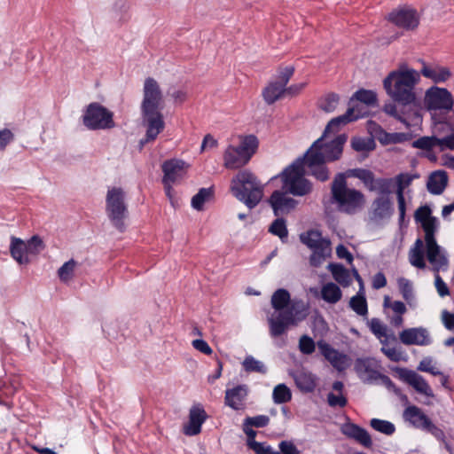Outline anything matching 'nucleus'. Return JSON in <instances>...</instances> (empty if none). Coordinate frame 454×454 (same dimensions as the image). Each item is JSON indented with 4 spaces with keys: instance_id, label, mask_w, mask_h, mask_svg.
Returning a JSON list of instances; mask_svg holds the SVG:
<instances>
[{
    "instance_id": "1",
    "label": "nucleus",
    "mask_w": 454,
    "mask_h": 454,
    "mask_svg": "<svg viewBox=\"0 0 454 454\" xmlns=\"http://www.w3.org/2000/svg\"><path fill=\"white\" fill-rule=\"evenodd\" d=\"M419 81V72L406 63H400L383 80V88L394 101L385 104L383 111L406 127L410 126L409 121H419L422 118L420 103L415 92Z\"/></svg>"
},
{
    "instance_id": "2",
    "label": "nucleus",
    "mask_w": 454,
    "mask_h": 454,
    "mask_svg": "<svg viewBox=\"0 0 454 454\" xmlns=\"http://www.w3.org/2000/svg\"><path fill=\"white\" fill-rule=\"evenodd\" d=\"M348 176L358 178L369 192H378L368 212L370 219L378 223L390 218L394 212L390 199L393 178H375L373 172L366 168L348 169Z\"/></svg>"
},
{
    "instance_id": "3",
    "label": "nucleus",
    "mask_w": 454,
    "mask_h": 454,
    "mask_svg": "<svg viewBox=\"0 0 454 454\" xmlns=\"http://www.w3.org/2000/svg\"><path fill=\"white\" fill-rule=\"evenodd\" d=\"M163 95L157 81L152 77L145 80L143 100L141 102V116L143 125L146 128L145 138L141 145L153 142L165 129L163 109Z\"/></svg>"
},
{
    "instance_id": "4",
    "label": "nucleus",
    "mask_w": 454,
    "mask_h": 454,
    "mask_svg": "<svg viewBox=\"0 0 454 454\" xmlns=\"http://www.w3.org/2000/svg\"><path fill=\"white\" fill-rule=\"evenodd\" d=\"M356 106H351L344 114L332 119L326 125L323 136L316 140L319 141L317 151L321 153L323 160L325 161H334L340 158L347 137L344 135H340L331 142L325 143L324 137L329 132L338 131L341 125H345L362 117L363 114H356Z\"/></svg>"
},
{
    "instance_id": "5",
    "label": "nucleus",
    "mask_w": 454,
    "mask_h": 454,
    "mask_svg": "<svg viewBox=\"0 0 454 454\" xmlns=\"http://www.w3.org/2000/svg\"><path fill=\"white\" fill-rule=\"evenodd\" d=\"M347 176L348 172L335 176L331 185V200L340 212L354 215L364 207L366 199L361 191L348 187Z\"/></svg>"
},
{
    "instance_id": "6",
    "label": "nucleus",
    "mask_w": 454,
    "mask_h": 454,
    "mask_svg": "<svg viewBox=\"0 0 454 454\" xmlns=\"http://www.w3.org/2000/svg\"><path fill=\"white\" fill-rule=\"evenodd\" d=\"M231 192L236 199L252 209L262 199L263 185L252 172L240 170L231 179Z\"/></svg>"
},
{
    "instance_id": "7",
    "label": "nucleus",
    "mask_w": 454,
    "mask_h": 454,
    "mask_svg": "<svg viewBox=\"0 0 454 454\" xmlns=\"http://www.w3.org/2000/svg\"><path fill=\"white\" fill-rule=\"evenodd\" d=\"M259 145L254 135L239 137V145H230L223 153V165L228 169H237L247 165L256 153Z\"/></svg>"
},
{
    "instance_id": "8",
    "label": "nucleus",
    "mask_w": 454,
    "mask_h": 454,
    "mask_svg": "<svg viewBox=\"0 0 454 454\" xmlns=\"http://www.w3.org/2000/svg\"><path fill=\"white\" fill-rule=\"evenodd\" d=\"M106 211L112 224L121 232L125 231V220L128 217V206L125 192L121 188L113 187L108 190L106 198Z\"/></svg>"
},
{
    "instance_id": "9",
    "label": "nucleus",
    "mask_w": 454,
    "mask_h": 454,
    "mask_svg": "<svg viewBox=\"0 0 454 454\" xmlns=\"http://www.w3.org/2000/svg\"><path fill=\"white\" fill-rule=\"evenodd\" d=\"M82 123L90 130L110 129L115 127L114 113L98 102L87 106Z\"/></svg>"
},
{
    "instance_id": "10",
    "label": "nucleus",
    "mask_w": 454,
    "mask_h": 454,
    "mask_svg": "<svg viewBox=\"0 0 454 454\" xmlns=\"http://www.w3.org/2000/svg\"><path fill=\"white\" fill-rule=\"evenodd\" d=\"M421 111L423 109L432 112L440 111L449 113L453 110L454 98L446 88L436 85L428 88L424 94Z\"/></svg>"
},
{
    "instance_id": "11",
    "label": "nucleus",
    "mask_w": 454,
    "mask_h": 454,
    "mask_svg": "<svg viewBox=\"0 0 454 454\" xmlns=\"http://www.w3.org/2000/svg\"><path fill=\"white\" fill-rule=\"evenodd\" d=\"M303 159H297L288 168H286V193L303 196L311 191V184L304 177Z\"/></svg>"
},
{
    "instance_id": "12",
    "label": "nucleus",
    "mask_w": 454,
    "mask_h": 454,
    "mask_svg": "<svg viewBox=\"0 0 454 454\" xmlns=\"http://www.w3.org/2000/svg\"><path fill=\"white\" fill-rule=\"evenodd\" d=\"M301 240L312 250L310 263L315 267L320 265L331 254L330 240L324 239L318 231L309 230L301 234Z\"/></svg>"
},
{
    "instance_id": "13",
    "label": "nucleus",
    "mask_w": 454,
    "mask_h": 454,
    "mask_svg": "<svg viewBox=\"0 0 454 454\" xmlns=\"http://www.w3.org/2000/svg\"><path fill=\"white\" fill-rule=\"evenodd\" d=\"M273 312H267L270 333L273 338L284 334V288H278L271 297Z\"/></svg>"
},
{
    "instance_id": "14",
    "label": "nucleus",
    "mask_w": 454,
    "mask_h": 454,
    "mask_svg": "<svg viewBox=\"0 0 454 454\" xmlns=\"http://www.w3.org/2000/svg\"><path fill=\"white\" fill-rule=\"evenodd\" d=\"M319 141H315L311 146L304 153L303 159L304 167L307 166L309 169V173L315 176L317 180L325 182L329 178V169L325 166V160H323L321 153L317 151V147Z\"/></svg>"
},
{
    "instance_id": "15",
    "label": "nucleus",
    "mask_w": 454,
    "mask_h": 454,
    "mask_svg": "<svg viewBox=\"0 0 454 454\" xmlns=\"http://www.w3.org/2000/svg\"><path fill=\"white\" fill-rule=\"evenodd\" d=\"M427 258L432 265L434 274L447 270L449 259L446 252L437 244L435 237L425 239Z\"/></svg>"
},
{
    "instance_id": "16",
    "label": "nucleus",
    "mask_w": 454,
    "mask_h": 454,
    "mask_svg": "<svg viewBox=\"0 0 454 454\" xmlns=\"http://www.w3.org/2000/svg\"><path fill=\"white\" fill-rule=\"evenodd\" d=\"M387 20L405 30H414L419 24V16L417 11L410 7L393 10L388 13Z\"/></svg>"
},
{
    "instance_id": "17",
    "label": "nucleus",
    "mask_w": 454,
    "mask_h": 454,
    "mask_svg": "<svg viewBox=\"0 0 454 454\" xmlns=\"http://www.w3.org/2000/svg\"><path fill=\"white\" fill-rule=\"evenodd\" d=\"M275 215L278 216L269 227V232L279 237L284 241V217L279 216L284 211V185L280 190L272 192L269 199Z\"/></svg>"
},
{
    "instance_id": "18",
    "label": "nucleus",
    "mask_w": 454,
    "mask_h": 454,
    "mask_svg": "<svg viewBox=\"0 0 454 454\" xmlns=\"http://www.w3.org/2000/svg\"><path fill=\"white\" fill-rule=\"evenodd\" d=\"M414 218L417 223H419L423 231L425 232V239L435 237L438 231L439 222L435 216L432 215V210L429 206H420L414 213Z\"/></svg>"
},
{
    "instance_id": "19",
    "label": "nucleus",
    "mask_w": 454,
    "mask_h": 454,
    "mask_svg": "<svg viewBox=\"0 0 454 454\" xmlns=\"http://www.w3.org/2000/svg\"><path fill=\"white\" fill-rule=\"evenodd\" d=\"M411 145L413 148L425 151H431L435 146H439L441 151H444L446 149L454 151V133L442 138H438L434 136L421 137L414 140Z\"/></svg>"
},
{
    "instance_id": "20",
    "label": "nucleus",
    "mask_w": 454,
    "mask_h": 454,
    "mask_svg": "<svg viewBox=\"0 0 454 454\" xmlns=\"http://www.w3.org/2000/svg\"><path fill=\"white\" fill-rule=\"evenodd\" d=\"M187 165L179 159L165 160L161 165L162 183H177L186 175Z\"/></svg>"
},
{
    "instance_id": "21",
    "label": "nucleus",
    "mask_w": 454,
    "mask_h": 454,
    "mask_svg": "<svg viewBox=\"0 0 454 454\" xmlns=\"http://www.w3.org/2000/svg\"><path fill=\"white\" fill-rule=\"evenodd\" d=\"M317 347L320 350L321 355L337 371L342 372L349 365L348 356L333 348L327 342L320 340L317 342Z\"/></svg>"
},
{
    "instance_id": "22",
    "label": "nucleus",
    "mask_w": 454,
    "mask_h": 454,
    "mask_svg": "<svg viewBox=\"0 0 454 454\" xmlns=\"http://www.w3.org/2000/svg\"><path fill=\"white\" fill-rule=\"evenodd\" d=\"M249 393L247 385L241 384L225 390L224 404L234 411L244 410Z\"/></svg>"
},
{
    "instance_id": "23",
    "label": "nucleus",
    "mask_w": 454,
    "mask_h": 454,
    "mask_svg": "<svg viewBox=\"0 0 454 454\" xmlns=\"http://www.w3.org/2000/svg\"><path fill=\"white\" fill-rule=\"evenodd\" d=\"M207 414L200 404L193 405L190 409L189 421L184 426L185 435L193 436L201 432V426L207 420Z\"/></svg>"
},
{
    "instance_id": "24",
    "label": "nucleus",
    "mask_w": 454,
    "mask_h": 454,
    "mask_svg": "<svg viewBox=\"0 0 454 454\" xmlns=\"http://www.w3.org/2000/svg\"><path fill=\"white\" fill-rule=\"evenodd\" d=\"M399 339L404 345L427 346L431 343L428 331L423 327H413L403 330Z\"/></svg>"
},
{
    "instance_id": "25",
    "label": "nucleus",
    "mask_w": 454,
    "mask_h": 454,
    "mask_svg": "<svg viewBox=\"0 0 454 454\" xmlns=\"http://www.w3.org/2000/svg\"><path fill=\"white\" fill-rule=\"evenodd\" d=\"M419 74L425 78L431 80L435 84L443 83L452 76V73L449 67L437 64L428 65L425 62H423V67Z\"/></svg>"
},
{
    "instance_id": "26",
    "label": "nucleus",
    "mask_w": 454,
    "mask_h": 454,
    "mask_svg": "<svg viewBox=\"0 0 454 454\" xmlns=\"http://www.w3.org/2000/svg\"><path fill=\"white\" fill-rule=\"evenodd\" d=\"M405 382L411 386L418 393L428 397H434V392L428 382L419 373L411 370H403L402 375Z\"/></svg>"
},
{
    "instance_id": "27",
    "label": "nucleus",
    "mask_w": 454,
    "mask_h": 454,
    "mask_svg": "<svg viewBox=\"0 0 454 454\" xmlns=\"http://www.w3.org/2000/svg\"><path fill=\"white\" fill-rule=\"evenodd\" d=\"M357 371L364 377V381L369 383H373L378 381L379 377H380V363L373 358H366L361 360L356 364Z\"/></svg>"
},
{
    "instance_id": "28",
    "label": "nucleus",
    "mask_w": 454,
    "mask_h": 454,
    "mask_svg": "<svg viewBox=\"0 0 454 454\" xmlns=\"http://www.w3.org/2000/svg\"><path fill=\"white\" fill-rule=\"evenodd\" d=\"M307 317L303 305L292 303L290 294L286 290V327L289 325H296Z\"/></svg>"
},
{
    "instance_id": "29",
    "label": "nucleus",
    "mask_w": 454,
    "mask_h": 454,
    "mask_svg": "<svg viewBox=\"0 0 454 454\" xmlns=\"http://www.w3.org/2000/svg\"><path fill=\"white\" fill-rule=\"evenodd\" d=\"M342 433L348 438L356 440L361 445L371 448L372 445V438L369 433L363 427L356 424H346L342 428Z\"/></svg>"
},
{
    "instance_id": "30",
    "label": "nucleus",
    "mask_w": 454,
    "mask_h": 454,
    "mask_svg": "<svg viewBox=\"0 0 454 454\" xmlns=\"http://www.w3.org/2000/svg\"><path fill=\"white\" fill-rule=\"evenodd\" d=\"M403 418L412 427L420 429H423L430 419L420 408L413 404H410L404 409Z\"/></svg>"
},
{
    "instance_id": "31",
    "label": "nucleus",
    "mask_w": 454,
    "mask_h": 454,
    "mask_svg": "<svg viewBox=\"0 0 454 454\" xmlns=\"http://www.w3.org/2000/svg\"><path fill=\"white\" fill-rule=\"evenodd\" d=\"M448 184V175L444 170H436L430 174L427 188L434 195L442 194Z\"/></svg>"
},
{
    "instance_id": "32",
    "label": "nucleus",
    "mask_w": 454,
    "mask_h": 454,
    "mask_svg": "<svg viewBox=\"0 0 454 454\" xmlns=\"http://www.w3.org/2000/svg\"><path fill=\"white\" fill-rule=\"evenodd\" d=\"M284 95V77H279L276 81L270 82L262 90V96L268 105L274 104Z\"/></svg>"
},
{
    "instance_id": "33",
    "label": "nucleus",
    "mask_w": 454,
    "mask_h": 454,
    "mask_svg": "<svg viewBox=\"0 0 454 454\" xmlns=\"http://www.w3.org/2000/svg\"><path fill=\"white\" fill-rule=\"evenodd\" d=\"M270 423V418L266 415H257L254 417H247L243 422V431L247 435V439L256 437L257 432L253 427H265Z\"/></svg>"
},
{
    "instance_id": "34",
    "label": "nucleus",
    "mask_w": 454,
    "mask_h": 454,
    "mask_svg": "<svg viewBox=\"0 0 454 454\" xmlns=\"http://www.w3.org/2000/svg\"><path fill=\"white\" fill-rule=\"evenodd\" d=\"M296 386L305 393H311L317 387V377L311 372L299 371L294 374Z\"/></svg>"
},
{
    "instance_id": "35",
    "label": "nucleus",
    "mask_w": 454,
    "mask_h": 454,
    "mask_svg": "<svg viewBox=\"0 0 454 454\" xmlns=\"http://www.w3.org/2000/svg\"><path fill=\"white\" fill-rule=\"evenodd\" d=\"M10 253L20 264H27L30 262L27 256L26 243L19 238L12 237Z\"/></svg>"
},
{
    "instance_id": "36",
    "label": "nucleus",
    "mask_w": 454,
    "mask_h": 454,
    "mask_svg": "<svg viewBox=\"0 0 454 454\" xmlns=\"http://www.w3.org/2000/svg\"><path fill=\"white\" fill-rule=\"evenodd\" d=\"M423 247V240L417 239L413 247L409 251V262L413 267L418 269H425L427 267Z\"/></svg>"
},
{
    "instance_id": "37",
    "label": "nucleus",
    "mask_w": 454,
    "mask_h": 454,
    "mask_svg": "<svg viewBox=\"0 0 454 454\" xmlns=\"http://www.w3.org/2000/svg\"><path fill=\"white\" fill-rule=\"evenodd\" d=\"M328 270L331 271L333 279L341 286L348 287L351 285L352 279L350 273L342 264L330 263Z\"/></svg>"
},
{
    "instance_id": "38",
    "label": "nucleus",
    "mask_w": 454,
    "mask_h": 454,
    "mask_svg": "<svg viewBox=\"0 0 454 454\" xmlns=\"http://www.w3.org/2000/svg\"><path fill=\"white\" fill-rule=\"evenodd\" d=\"M321 297L329 304H336L342 298V291L337 284L329 282L322 286Z\"/></svg>"
},
{
    "instance_id": "39",
    "label": "nucleus",
    "mask_w": 454,
    "mask_h": 454,
    "mask_svg": "<svg viewBox=\"0 0 454 454\" xmlns=\"http://www.w3.org/2000/svg\"><path fill=\"white\" fill-rule=\"evenodd\" d=\"M369 327L371 332L380 340V342L381 340H389V338H391L392 340H395L394 334H387V325H384L379 318H372L369 322Z\"/></svg>"
},
{
    "instance_id": "40",
    "label": "nucleus",
    "mask_w": 454,
    "mask_h": 454,
    "mask_svg": "<svg viewBox=\"0 0 454 454\" xmlns=\"http://www.w3.org/2000/svg\"><path fill=\"white\" fill-rule=\"evenodd\" d=\"M349 306L357 315L365 316L368 312V307L364 291L362 294L358 292L356 295L351 297Z\"/></svg>"
},
{
    "instance_id": "41",
    "label": "nucleus",
    "mask_w": 454,
    "mask_h": 454,
    "mask_svg": "<svg viewBox=\"0 0 454 454\" xmlns=\"http://www.w3.org/2000/svg\"><path fill=\"white\" fill-rule=\"evenodd\" d=\"M359 101L366 106H374L377 103V94L370 90L360 89L355 92L351 101Z\"/></svg>"
},
{
    "instance_id": "42",
    "label": "nucleus",
    "mask_w": 454,
    "mask_h": 454,
    "mask_svg": "<svg viewBox=\"0 0 454 454\" xmlns=\"http://www.w3.org/2000/svg\"><path fill=\"white\" fill-rule=\"evenodd\" d=\"M397 286L403 298L406 301L408 304L411 305V302L414 301L411 282L409 279L401 277L397 278Z\"/></svg>"
},
{
    "instance_id": "43",
    "label": "nucleus",
    "mask_w": 454,
    "mask_h": 454,
    "mask_svg": "<svg viewBox=\"0 0 454 454\" xmlns=\"http://www.w3.org/2000/svg\"><path fill=\"white\" fill-rule=\"evenodd\" d=\"M351 146L359 153L371 152L375 148V142L372 138L356 137L352 138Z\"/></svg>"
},
{
    "instance_id": "44",
    "label": "nucleus",
    "mask_w": 454,
    "mask_h": 454,
    "mask_svg": "<svg viewBox=\"0 0 454 454\" xmlns=\"http://www.w3.org/2000/svg\"><path fill=\"white\" fill-rule=\"evenodd\" d=\"M213 195L212 188H201L192 199V207L197 210L203 208L204 203Z\"/></svg>"
},
{
    "instance_id": "45",
    "label": "nucleus",
    "mask_w": 454,
    "mask_h": 454,
    "mask_svg": "<svg viewBox=\"0 0 454 454\" xmlns=\"http://www.w3.org/2000/svg\"><path fill=\"white\" fill-rule=\"evenodd\" d=\"M382 347L380 351L392 362H400L403 360V352L395 347H390L388 345V340H381Z\"/></svg>"
},
{
    "instance_id": "46",
    "label": "nucleus",
    "mask_w": 454,
    "mask_h": 454,
    "mask_svg": "<svg viewBox=\"0 0 454 454\" xmlns=\"http://www.w3.org/2000/svg\"><path fill=\"white\" fill-rule=\"evenodd\" d=\"M242 365L244 370L247 372H255L262 374H265L267 372V369L264 366V364L261 361L256 360L252 356H246L242 363Z\"/></svg>"
},
{
    "instance_id": "47",
    "label": "nucleus",
    "mask_w": 454,
    "mask_h": 454,
    "mask_svg": "<svg viewBox=\"0 0 454 454\" xmlns=\"http://www.w3.org/2000/svg\"><path fill=\"white\" fill-rule=\"evenodd\" d=\"M339 100L340 97L338 94H326L324 98L320 99L319 107L326 113H332L336 109L339 104Z\"/></svg>"
},
{
    "instance_id": "48",
    "label": "nucleus",
    "mask_w": 454,
    "mask_h": 454,
    "mask_svg": "<svg viewBox=\"0 0 454 454\" xmlns=\"http://www.w3.org/2000/svg\"><path fill=\"white\" fill-rule=\"evenodd\" d=\"M77 265L74 259L65 262L58 270V276L62 282H68L74 277V269Z\"/></svg>"
},
{
    "instance_id": "49",
    "label": "nucleus",
    "mask_w": 454,
    "mask_h": 454,
    "mask_svg": "<svg viewBox=\"0 0 454 454\" xmlns=\"http://www.w3.org/2000/svg\"><path fill=\"white\" fill-rule=\"evenodd\" d=\"M370 425L374 430L385 434L387 435H391L392 434H394L395 430V427L393 423L379 419H372L371 420Z\"/></svg>"
},
{
    "instance_id": "50",
    "label": "nucleus",
    "mask_w": 454,
    "mask_h": 454,
    "mask_svg": "<svg viewBox=\"0 0 454 454\" xmlns=\"http://www.w3.org/2000/svg\"><path fill=\"white\" fill-rule=\"evenodd\" d=\"M247 445L249 449L254 451L255 454H280L274 451L270 446L265 445L263 442H258L255 438L247 439Z\"/></svg>"
},
{
    "instance_id": "51",
    "label": "nucleus",
    "mask_w": 454,
    "mask_h": 454,
    "mask_svg": "<svg viewBox=\"0 0 454 454\" xmlns=\"http://www.w3.org/2000/svg\"><path fill=\"white\" fill-rule=\"evenodd\" d=\"M414 176L408 173H401L395 176L394 181L396 183V194L404 195V190L411 184L414 179Z\"/></svg>"
},
{
    "instance_id": "52",
    "label": "nucleus",
    "mask_w": 454,
    "mask_h": 454,
    "mask_svg": "<svg viewBox=\"0 0 454 454\" xmlns=\"http://www.w3.org/2000/svg\"><path fill=\"white\" fill-rule=\"evenodd\" d=\"M27 256L37 255L43 248V240L38 236H33L27 243H26Z\"/></svg>"
},
{
    "instance_id": "53",
    "label": "nucleus",
    "mask_w": 454,
    "mask_h": 454,
    "mask_svg": "<svg viewBox=\"0 0 454 454\" xmlns=\"http://www.w3.org/2000/svg\"><path fill=\"white\" fill-rule=\"evenodd\" d=\"M316 344L308 335H302L299 340V349L304 355H310L315 351Z\"/></svg>"
},
{
    "instance_id": "54",
    "label": "nucleus",
    "mask_w": 454,
    "mask_h": 454,
    "mask_svg": "<svg viewBox=\"0 0 454 454\" xmlns=\"http://www.w3.org/2000/svg\"><path fill=\"white\" fill-rule=\"evenodd\" d=\"M384 307H389L395 315H403L407 309L405 304L401 301H391L388 296L384 298Z\"/></svg>"
},
{
    "instance_id": "55",
    "label": "nucleus",
    "mask_w": 454,
    "mask_h": 454,
    "mask_svg": "<svg viewBox=\"0 0 454 454\" xmlns=\"http://www.w3.org/2000/svg\"><path fill=\"white\" fill-rule=\"evenodd\" d=\"M327 403L331 407H345L347 405L348 400L342 395H335L333 393H329L327 395Z\"/></svg>"
},
{
    "instance_id": "56",
    "label": "nucleus",
    "mask_w": 454,
    "mask_h": 454,
    "mask_svg": "<svg viewBox=\"0 0 454 454\" xmlns=\"http://www.w3.org/2000/svg\"><path fill=\"white\" fill-rule=\"evenodd\" d=\"M434 286L440 297L450 295V289L439 273L434 274Z\"/></svg>"
},
{
    "instance_id": "57",
    "label": "nucleus",
    "mask_w": 454,
    "mask_h": 454,
    "mask_svg": "<svg viewBox=\"0 0 454 454\" xmlns=\"http://www.w3.org/2000/svg\"><path fill=\"white\" fill-rule=\"evenodd\" d=\"M307 82H298L294 84H291L290 86H286V98H294L300 95L302 90L306 88Z\"/></svg>"
},
{
    "instance_id": "58",
    "label": "nucleus",
    "mask_w": 454,
    "mask_h": 454,
    "mask_svg": "<svg viewBox=\"0 0 454 454\" xmlns=\"http://www.w3.org/2000/svg\"><path fill=\"white\" fill-rule=\"evenodd\" d=\"M14 140V134L9 129L0 130V151H4L6 146Z\"/></svg>"
},
{
    "instance_id": "59",
    "label": "nucleus",
    "mask_w": 454,
    "mask_h": 454,
    "mask_svg": "<svg viewBox=\"0 0 454 454\" xmlns=\"http://www.w3.org/2000/svg\"><path fill=\"white\" fill-rule=\"evenodd\" d=\"M393 133H388L385 131L381 127L378 126L375 130V137L379 140V142L384 145H391Z\"/></svg>"
},
{
    "instance_id": "60",
    "label": "nucleus",
    "mask_w": 454,
    "mask_h": 454,
    "mask_svg": "<svg viewBox=\"0 0 454 454\" xmlns=\"http://www.w3.org/2000/svg\"><path fill=\"white\" fill-rule=\"evenodd\" d=\"M192 346L195 349L200 351L205 355H211L213 353L212 348L207 344V342L201 339H197L192 340Z\"/></svg>"
},
{
    "instance_id": "61",
    "label": "nucleus",
    "mask_w": 454,
    "mask_h": 454,
    "mask_svg": "<svg viewBox=\"0 0 454 454\" xmlns=\"http://www.w3.org/2000/svg\"><path fill=\"white\" fill-rule=\"evenodd\" d=\"M382 385H384L387 389L394 391L395 394L400 393V389L395 386V384L392 381V380L385 374H380L378 380Z\"/></svg>"
},
{
    "instance_id": "62",
    "label": "nucleus",
    "mask_w": 454,
    "mask_h": 454,
    "mask_svg": "<svg viewBox=\"0 0 454 454\" xmlns=\"http://www.w3.org/2000/svg\"><path fill=\"white\" fill-rule=\"evenodd\" d=\"M442 320L448 330H452L454 328V313L443 310L442 313Z\"/></svg>"
},
{
    "instance_id": "63",
    "label": "nucleus",
    "mask_w": 454,
    "mask_h": 454,
    "mask_svg": "<svg viewBox=\"0 0 454 454\" xmlns=\"http://www.w3.org/2000/svg\"><path fill=\"white\" fill-rule=\"evenodd\" d=\"M372 287L374 289H380L386 286L387 278L382 272H378L374 275L372 278Z\"/></svg>"
},
{
    "instance_id": "64",
    "label": "nucleus",
    "mask_w": 454,
    "mask_h": 454,
    "mask_svg": "<svg viewBox=\"0 0 454 454\" xmlns=\"http://www.w3.org/2000/svg\"><path fill=\"white\" fill-rule=\"evenodd\" d=\"M336 254L340 259H346L348 262L351 263L353 261L352 254L343 245H339L336 248Z\"/></svg>"
}]
</instances>
